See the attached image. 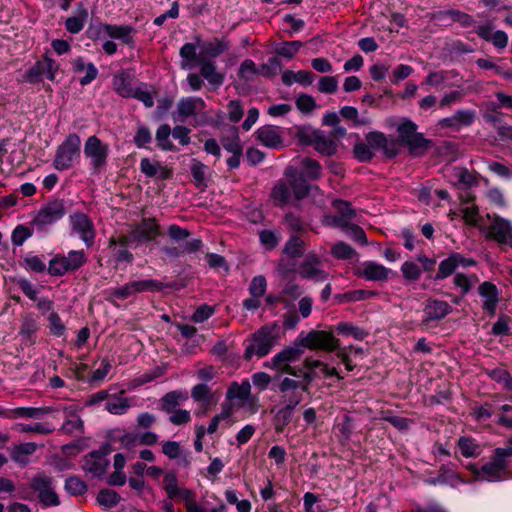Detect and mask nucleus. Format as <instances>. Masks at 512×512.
I'll list each match as a JSON object with an SVG mask.
<instances>
[{"instance_id":"1","label":"nucleus","mask_w":512,"mask_h":512,"mask_svg":"<svg viewBox=\"0 0 512 512\" xmlns=\"http://www.w3.org/2000/svg\"><path fill=\"white\" fill-rule=\"evenodd\" d=\"M304 351L301 348V345L295 343L292 346L285 347L278 353H276L270 360L264 362V367L275 370L279 373H286L292 375L294 377H301L303 367H297L293 365L297 362Z\"/></svg>"},{"instance_id":"2","label":"nucleus","mask_w":512,"mask_h":512,"mask_svg":"<svg viewBox=\"0 0 512 512\" xmlns=\"http://www.w3.org/2000/svg\"><path fill=\"white\" fill-rule=\"evenodd\" d=\"M81 151V139L76 133L66 136L64 141L57 147L53 160V167L58 171L70 169L74 162L79 159Z\"/></svg>"},{"instance_id":"3","label":"nucleus","mask_w":512,"mask_h":512,"mask_svg":"<svg viewBox=\"0 0 512 512\" xmlns=\"http://www.w3.org/2000/svg\"><path fill=\"white\" fill-rule=\"evenodd\" d=\"M276 343L275 328L270 326L262 327L253 334L251 339L246 341L244 356L246 359H251L253 356L264 357Z\"/></svg>"},{"instance_id":"4","label":"nucleus","mask_w":512,"mask_h":512,"mask_svg":"<svg viewBox=\"0 0 512 512\" xmlns=\"http://www.w3.org/2000/svg\"><path fill=\"white\" fill-rule=\"evenodd\" d=\"M30 488L44 507H54L60 504L55 481L47 474L43 472L36 474L30 481Z\"/></svg>"},{"instance_id":"5","label":"nucleus","mask_w":512,"mask_h":512,"mask_svg":"<svg viewBox=\"0 0 512 512\" xmlns=\"http://www.w3.org/2000/svg\"><path fill=\"white\" fill-rule=\"evenodd\" d=\"M109 152V144L102 142L97 136H89L84 143V155L93 173L98 174L105 169Z\"/></svg>"},{"instance_id":"6","label":"nucleus","mask_w":512,"mask_h":512,"mask_svg":"<svg viewBox=\"0 0 512 512\" xmlns=\"http://www.w3.org/2000/svg\"><path fill=\"white\" fill-rule=\"evenodd\" d=\"M66 214L64 202L54 200L42 206L34 215L31 225L37 231H45Z\"/></svg>"},{"instance_id":"7","label":"nucleus","mask_w":512,"mask_h":512,"mask_svg":"<svg viewBox=\"0 0 512 512\" xmlns=\"http://www.w3.org/2000/svg\"><path fill=\"white\" fill-rule=\"evenodd\" d=\"M298 139L305 145H313L314 149L323 155H333L337 150L336 142L317 129L301 128L298 132Z\"/></svg>"},{"instance_id":"8","label":"nucleus","mask_w":512,"mask_h":512,"mask_svg":"<svg viewBox=\"0 0 512 512\" xmlns=\"http://www.w3.org/2000/svg\"><path fill=\"white\" fill-rule=\"evenodd\" d=\"M206 103L200 97H185L178 101L176 111L173 113V119L176 122H183L189 117H194V126L200 125L202 121L198 120V116L201 118H207L205 113Z\"/></svg>"},{"instance_id":"9","label":"nucleus","mask_w":512,"mask_h":512,"mask_svg":"<svg viewBox=\"0 0 512 512\" xmlns=\"http://www.w3.org/2000/svg\"><path fill=\"white\" fill-rule=\"evenodd\" d=\"M68 221L71 232L77 235L87 247L93 246L96 230L92 219L82 212H74L69 216Z\"/></svg>"},{"instance_id":"10","label":"nucleus","mask_w":512,"mask_h":512,"mask_svg":"<svg viewBox=\"0 0 512 512\" xmlns=\"http://www.w3.org/2000/svg\"><path fill=\"white\" fill-rule=\"evenodd\" d=\"M163 488L169 499H180L184 502L186 509L197 503L196 493L186 487L179 486L177 476L174 472L165 473Z\"/></svg>"},{"instance_id":"11","label":"nucleus","mask_w":512,"mask_h":512,"mask_svg":"<svg viewBox=\"0 0 512 512\" xmlns=\"http://www.w3.org/2000/svg\"><path fill=\"white\" fill-rule=\"evenodd\" d=\"M110 452L109 445H103L98 450L92 451L85 457L82 465L83 469L97 477L104 475L109 466L107 456Z\"/></svg>"},{"instance_id":"12","label":"nucleus","mask_w":512,"mask_h":512,"mask_svg":"<svg viewBox=\"0 0 512 512\" xmlns=\"http://www.w3.org/2000/svg\"><path fill=\"white\" fill-rule=\"evenodd\" d=\"M58 69L59 66L55 60L49 57H44L43 59L37 61L26 72L25 78L29 83H38L41 82L44 78L53 81Z\"/></svg>"},{"instance_id":"13","label":"nucleus","mask_w":512,"mask_h":512,"mask_svg":"<svg viewBox=\"0 0 512 512\" xmlns=\"http://www.w3.org/2000/svg\"><path fill=\"white\" fill-rule=\"evenodd\" d=\"M134 28L129 25L100 24L97 27L96 36L99 39L112 38L121 41L123 44L133 46Z\"/></svg>"},{"instance_id":"14","label":"nucleus","mask_w":512,"mask_h":512,"mask_svg":"<svg viewBox=\"0 0 512 512\" xmlns=\"http://www.w3.org/2000/svg\"><path fill=\"white\" fill-rule=\"evenodd\" d=\"M257 140L265 147L281 149L284 147L283 129L279 126L264 125L255 132Z\"/></svg>"},{"instance_id":"15","label":"nucleus","mask_w":512,"mask_h":512,"mask_svg":"<svg viewBox=\"0 0 512 512\" xmlns=\"http://www.w3.org/2000/svg\"><path fill=\"white\" fill-rule=\"evenodd\" d=\"M322 262L314 254H308L304 261L298 267V273L301 277L311 279L317 282H323L327 279V273L321 268Z\"/></svg>"},{"instance_id":"16","label":"nucleus","mask_w":512,"mask_h":512,"mask_svg":"<svg viewBox=\"0 0 512 512\" xmlns=\"http://www.w3.org/2000/svg\"><path fill=\"white\" fill-rule=\"evenodd\" d=\"M299 345H301V348L308 347L311 349H324L332 351L337 348L338 342L331 333L316 331L311 332L306 337H304Z\"/></svg>"},{"instance_id":"17","label":"nucleus","mask_w":512,"mask_h":512,"mask_svg":"<svg viewBox=\"0 0 512 512\" xmlns=\"http://www.w3.org/2000/svg\"><path fill=\"white\" fill-rule=\"evenodd\" d=\"M507 465L494 454L492 460L481 467L480 480L498 482L507 479Z\"/></svg>"},{"instance_id":"18","label":"nucleus","mask_w":512,"mask_h":512,"mask_svg":"<svg viewBox=\"0 0 512 512\" xmlns=\"http://www.w3.org/2000/svg\"><path fill=\"white\" fill-rule=\"evenodd\" d=\"M475 265V261L467 259L459 253H453L439 264L436 279H445L450 276L458 267H469Z\"/></svg>"},{"instance_id":"19","label":"nucleus","mask_w":512,"mask_h":512,"mask_svg":"<svg viewBox=\"0 0 512 512\" xmlns=\"http://www.w3.org/2000/svg\"><path fill=\"white\" fill-rule=\"evenodd\" d=\"M491 238L501 244H507L512 247V224L510 221L496 217L489 228Z\"/></svg>"},{"instance_id":"20","label":"nucleus","mask_w":512,"mask_h":512,"mask_svg":"<svg viewBox=\"0 0 512 512\" xmlns=\"http://www.w3.org/2000/svg\"><path fill=\"white\" fill-rule=\"evenodd\" d=\"M475 118L476 113L474 110L459 109L452 116L441 119L439 125L458 130L463 126L471 125Z\"/></svg>"},{"instance_id":"21","label":"nucleus","mask_w":512,"mask_h":512,"mask_svg":"<svg viewBox=\"0 0 512 512\" xmlns=\"http://www.w3.org/2000/svg\"><path fill=\"white\" fill-rule=\"evenodd\" d=\"M451 310V306L445 301L430 300L424 308L422 323L424 325H429L431 321L441 320L448 315Z\"/></svg>"},{"instance_id":"22","label":"nucleus","mask_w":512,"mask_h":512,"mask_svg":"<svg viewBox=\"0 0 512 512\" xmlns=\"http://www.w3.org/2000/svg\"><path fill=\"white\" fill-rule=\"evenodd\" d=\"M358 274L368 281H385L389 278L391 270L374 261H365Z\"/></svg>"},{"instance_id":"23","label":"nucleus","mask_w":512,"mask_h":512,"mask_svg":"<svg viewBox=\"0 0 512 512\" xmlns=\"http://www.w3.org/2000/svg\"><path fill=\"white\" fill-rule=\"evenodd\" d=\"M199 47L200 53L198 54L197 60H208V58H217L228 50L230 43L225 38H214L211 41L202 43Z\"/></svg>"},{"instance_id":"24","label":"nucleus","mask_w":512,"mask_h":512,"mask_svg":"<svg viewBox=\"0 0 512 512\" xmlns=\"http://www.w3.org/2000/svg\"><path fill=\"white\" fill-rule=\"evenodd\" d=\"M140 170L145 176L157 180H166L172 175V171L167 166L158 161H152L149 158L141 159Z\"/></svg>"},{"instance_id":"25","label":"nucleus","mask_w":512,"mask_h":512,"mask_svg":"<svg viewBox=\"0 0 512 512\" xmlns=\"http://www.w3.org/2000/svg\"><path fill=\"white\" fill-rule=\"evenodd\" d=\"M445 176L456 186L471 187L477 184L475 176L464 167H448Z\"/></svg>"},{"instance_id":"26","label":"nucleus","mask_w":512,"mask_h":512,"mask_svg":"<svg viewBox=\"0 0 512 512\" xmlns=\"http://www.w3.org/2000/svg\"><path fill=\"white\" fill-rule=\"evenodd\" d=\"M200 65L201 76L211 85L214 89L219 88L224 83V74L217 71L216 64L210 60H197Z\"/></svg>"},{"instance_id":"27","label":"nucleus","mask_w":512,"mask_h":512,"mask_svg":"<svg viewBox=\"0 0 512 512\" xmlns=\"http://www.w3.org/2000/svg\"><path fill=\"white\" fill-rule=\"evenodd\" d=\"M479 294L483 298V309L490 316H493L496 312L498 303V292L496 286L490 282H484L479 286Z\"/></svg>"},{"instance_id":"28","label":"nucleus","mask_w":512,"mask_h":512,"mask_svg":"<svg viewBox=\"0 0 512 512\" xmlns=\"http://www.w3.org/2000/svg\"><path fill=\"white\" fill-rule=\"evenodd\" d=\"M301 380H295L289 377H285L279 384V390L281 393H289L290 391H307L309 385L314 380V375L311 373H305L302 370Z\"/></svg>"},{"instance_id":"29","label":"nucleus","mask_w":512,"mask_h":512,"mask_svg":"<svg viewBox=\"0 0 512 512\" xmlns=\"http://www.w3.org/2000/svg\"><path fill=\"white\" fill-rule=\"evenodd\" d=\"M333 205L337 212L340 214L339 216L334 217V225L341 228H348L350 222L355 217V211L350 207L348 202L343 200H336L334 201Z\"/></svg>"},{"instance_id":"30","label":"nucleus","mask_w":512,"mask_h":512,"mask_svg":"<svg viewBox=\"0 0 512 512\" xmlns=\"http://www.w3.org/2000/svg\"><path fill=\"white\" fill-rule=\"evenodd\" d=\"M158 235V225L153 219H144L133 231V237L138 241H150Z\"/></svg>"},{"instance_id":"31","label":"nucleus","mask_w":512,"mask_h":512,"mask_svg":"<svg viewBox=\"0 0 512 512\" xmlns=\"http://www.w3.org/2000/svg\"><path fill=\"white\" fill-rule=\"evenodd\" d=\"M304 371H305V373H311L312 375H314V379L317 377H320V376H324V377L337 376L338 378H340L336 368L329 367L327 364H325L321 361H318V360H309V359L305 360L304 361Z\"/></svg>"},{"instance_id":"32","label":"nucleus","mask_w":512,"mask_h":512,"mask_svg":"<svg viewBox=\"0 0 512 512\" xmlns=\"http://www.w3.org/2000/svg\"><path fill=\"white\" fill-rule=\"evenodd\" d=\"M313 81L314 74L307 70H300L298 72L285 70L282 73V82L287 86H291L294 83H298L302 86H309Z\"/></svg>"},{"instance_id":"33","label":"nucleus","mask_w":512,"mask_h":512,"mask_svg":"<svg viewBox=\"0 0 512 512\" xmlns=\"http://www.w3.org/2000/svg\"><path fill=\"white\" fill-rule=\"evenodd\" d=\"M72 65L76 73H84V76L79 80L81 85L91 83L98 75V69L95 65L91 62L85 63L83 58L74 59Z\"/></svg>"},{"instance_id":"34","label":"nucleus","mask_w":512,"mask_h":512,"mask_svg":"<svg viewBox=\"0 0 512 512\" xmlns=\"http://www.w3.org/2000/svg\"><path fill=\"white\" fill-rule=\"evenodd\" d=\"M113 88L118 95L124 98H130L132 91L135 89L129 76L124 73L114 76Z\"/></svg>"},{"instance_id":"35","label":"nucleus","mask_w":512,"mask_h":512,"mask_svg":"<svg viewBox=\"0 0 512 512\" xmlns=\"http://www.w3.org/2000/svg\"><path fill=\"white\" fill-rule=\"evenodd\" d=\"M266 66H262V70L258 69L255 62L251 59L244 60L238 70V76L240 79L244 81H251L258 74L266 75L264 70H266Z\"/></svg>"},{"instance_id":"36","label":"nucleus","mask_w":512,"mask_h":512,"mask_svg":"<svg viewBox=\"0 0 512 512\" xmlns=\"http://www.w3.org/2000/svg\"><path fill=\"white\" fill-rule=\"evenodd\" d=\"M271 198L278 206L286 205L291 198L290 186L284 182L277 183L272 190Z\"/></svg>"},{"instance_id":"37","label":"nucleus","mask_w":512,"mask_h":512,"mask_svg":"<svg viewBox=\"0 0 512 512\" xmlns=\"http://www.w3.org/2000/svg\"><path fill=\"white\" fill-rule=\"evenodd\" d=\"M129 408V399L125 397H113L105 403V409L114 415H123Z\"/></svg>"},{"instance_id":"38","label":"nucleus","mask_w":512,"mask_h":512,"mask_svg":"<svg viewBox=\"0 0 512 512\" xmlns=\"http://www.w3.org/2000/svg\"><path fill=\"white\" fill-rule=\"evenodd\" d=\"M172 130L168 124L160 125L156 131V140L158 146L164 151H171L174 148L173 143L170 140Z\"/></svg>"},{"instance_id":"39","label":"nucleus","mask_w":512,"mask_h":512,"mask_svg":"<svg viewBox=\"0 0 512 512\" xmlns=\"http://www.w3.org/2000/svg\"><path fill=\"white\" fill-rule=\"evenodd\" d=\"M250 383L248 381H244L241 384L233 383L229 387L227 391V398L228 399H239V400H245L248 398L250 394Z\"/></svg>"},{"instance_id":"40","label":"nucleus","mask_w":512,"mask_h":512,"mask_svg":"<svg viewBox=\"0 0 512 512\" xmlns=\"http://www.w3.org/2000/svg\"><path fill=\"white\" fill-rule=\"evenodd\" d=\"M453 282L454 285L459 288L463 294H466L478 282V278L475 274L465 275L457 273L454 276Z\"/></svg>"},{"instance_id":"41","label":"nucleus","mask_w":512,"mask_h":512,"mask_svg":"<svg viewBox=\"0 0 512 512\" xmlns=\"http://www.w3.org/2000/svg\"><path fill=\"white\" fill-rule=\"evenodd\" d=\"M87 17V10L81 9L78 16L68 18L65 22L67 31L73 34L80 32L84 27Z\"/></svg>"},{"instance_id":"42","label":"nucleus","mask_w":512,"mask_h":512,"mask_svg":"<svg viewBox=\"0 0 512 512\" xmlns=\"http://www.w3.org/2000/svg\"><path fill=\"white\" fill-rule=\"evenodd\" d=\"M17 429L24 433H37V434H50L54 431V427L48 423H32V424H17Z\"/></svg>"},{"instance_id":"43","label":"nucleus","mask_w":512,"mask_h":512,"mask_svg":"<svg viewBox=\"0 0 512 512\" xmlns=\"http://www.w3.org/2000/svg\"><path fill=\"white\" fill-rule=\"evenodd\" d=\"M62 257L70 271L80 268L86 262V255L83 250H72Z\"/></svg>"},{"instance_id":"44","label":"nucleus","mask_w":512,"mask_h":512,"mask_svg":"<svg viewBox=\"0 0 512 512\" xmlns=\"http://www.w3.org/2000/svg\"><path fill=\"white\" fill-rule=\"evenodd\" d=\"M331 254L337 259H353L357 252L345 242H337L331 248Z\"/></svg>"},{"instance_id":"45","label":"nucleus","mask_w":512,"mask_h":512,"mask_svg":"<svg viewBox=\"0 0 512 512\" xmlns=\"http://www.w3.org/2000/svg\"><path fill=\"white\" fill-rule=\"evenodd\" d=\"M301 169L303 174L310 179H317L321 175V165L311 158L301 160Z\"/></svg>"},{"instance_id":"46","label":"nucleus","mask_w":512,"mask_h":512,"mask_svg":"<svg viewBox=\"0 0 512 512\" xmlns=\"http://www.w3.org/2000/svg\"><path fill=\"white\" fill-rule=\"evenodd\" d=\"M433 484H445L452 487H457L465 481L454 471L446 470L441 473L436 479L432 480Z\"/></svg>"},{"instance_id":"47","label":"nucleus","mask_w":512,"mask_h":512,"mask_svg":"<svg viewBox=\"0 0 512 512\" xmlns=\"http://www.w3.org/2000/svg\"><path fill=\"white\" fill-rule=\"evenodd\" d=\"M97 501L101 506L112 508L119 503L120 496L114 490L103 489L98 493Z\"/></svg>"},{"instance_id":"48","label":"nucleus","mask_w":512,"mask_h":512,"mask_svg":"<svg viewBox=\"0 0 512 512\" xmlns=\"http://www.w3.org/2000/svg\"><path fill=\"white\" fill-rule=\"evenodd\" d=\"M405 144L413 154L418 155L429 147L430 141L425 139L422 134L416 133Z\"/></svg>"},{"instance_id":"49","label":"nucleus","mask_w":512,"mask_h":512,"mask_svg":"<svg viewBox=\"0 0 512 512\" xmlns=\"http://www.w3.org/2000/svg\"><path fill=\"white\" fill-rule=\"evenodd\" d=\"M458 447L461 454L465 457L477 456L480 453L479 445L469 437H461L458 440Z\"/></svg>"},{"instance_id":"50","label":"nucleus","mask_w":512,"mask_h":512,"mask_svg":"<svg viewBox=\"0 0 512 512\" xmlns=\"http://www.w3.org/2000/svg\"><path fill=\"white\" fill-rule=\"evenodd\" d=\"M397 132L400 140L405 143L417 133V125L411 120H403L398 124Z\"/></svg>"},{"instance_id":"51","label":"nucleus","mask_w":512,"mask_h":512,"mask_svg":"<svg viewBox=\"0 0 512 512\" xmlns=\"http://www.w3.org/2000/svg\"><path fill=\"white\" fill-rule=\"evenodd\" d=\"M65 489L72 495L84 494L87 490L86 483L77 476H72L66 479Z\"/></svg>"},{"instance_id":"52","label":"nucleus","mask_w":512,"mask_h":512,"mask_svg":"<svg viewBox=\"0 0 512 512\" xmlns=\"http://www.w3.org/2000/svg\"><path fill=\"white\" fill-rule=\"evenodd\" d=\"M185 399H187V396L182 393L170 392L162 399L163 409L168 413L172 412L173 410H176V406Z\"/></svg>"},{"instance_id":"53","label":"nucleus","mask_w":512,"mask_h":512,"mask_svg":"<svg viewBox=\"0 0 512 512\" xmlns=\"http://www.w3.org/2000/svg\"><path fill=\"white\" fill-rule=\"evenodd\" d=\"M336 330L342 335L352 336L357 340H362L365 337V332L362 329L348 322L339 323L336 327Z\"/></svg>"},{"instance_id":"54","label":"nucleus","mask_w":512,"mask_h":512,"mask_svg":"<svg viewBox=\"0 0 512 512\" xmlns=\"http://www.w3.org/2000/svg\"><path fill=\"white\" fill-rule=\"evenodd\" d=\"M296 106L300 112L310 114L317 108V103L311 95L301 94L296 99Z\"/></svg>"},{"instance_id":"55","label":"nucleus","mask_w":512,"mask_h":512,"mask_svg":"<svg viewBox=\"0 0 512 512\" xmlns=\"http://www.w3.org/2000/svg\"><path fill=\"white\" fill-rule=\"evenodd\" d=\"M283 252L291 258L300 256L303 252V241L297 237L293 236L285 245Z\"/></svg>"},{"instance_id":"56","label":"nucleus","mask_w":512,"mask_h":512,"mask_svg":"<svg viewBox=\"0 0 512 512\" xmlns=\"http://www.w3.org/2000/svg\"><path fill=\"white\" fill-rule=\"evenodd\" d=\"M403 277L407 280H418L422 274L421 268L418 264L412 261H406L401 266Z\"/></svg>"},{"instance_id":"57","label":"nucleus","mask_w":512,"mask_h":512,"mask_svg":"<svg viewBox=\"0 0 512 512\" xmlns=\"http://www.w3.org/2000/svg\"><path fill=\"white\" fill-rule=\"evenodd\" d=\"M302 47L300 41H290L282 43L276 50L277 54L282 57L292 58Z\"/></svg>"},{"instance_id":"58","label":"nucleus","mask_w":512,"mask_h":512,"mask_svg":"<svg viewBox=\"0 0 512 512\" xmlns=\"http://www.w3.org/2000/svg\"><path fill=\"white\" fill-rule=\"evenodd\" d=\"M134 285L135 293L146 292V291H156L162 289V284L156 280L145 279L132 281Z\"/></svg>"},{"instance_id":"59","label":"nucleus","mask_w":512,"mask_h":512,"mask_svg":"<svg viewBox=\"0 0 512 512\" xmlns=\"http://www.w3.org/2000/svg\"><path fill=\"white\" fill-rule=\"evenodd\" d=\"M70 271L62 256H56L49 262L48 272L53 276H62Z\"/></svg>"},{"instance_id":"60","label":"nucleus","mask_w":512,"mask_h":512,"mask_svg":"<svg viewBox=\"0 0 512 512\" xmlns=\"http://www.w3.org/2000/svg\"><path fill=\"white\" fill-rule=\"evenodd\" d=\"M304 391H290L289 393H282V402L285 409L291 412L301 401Z\"/></svg>"},{"instance_id":"61","label":"nucleus","mask_w":512,"mask_h":512,"mask_svg":"<svg viewBox=\"0 0 512 512\" xmlns=\"http://www.w3.org/2000/svg\"><path fill=\"white\" fill-rule=\"evenodd\" d=\"M227 113H228V119L233 123H237L243 117L244 109L238 100H231L227 104Z\"/></svg>"},{"instance_id":"62","label":"nucleus","mask_w":512,"mask_h":512,"mask_svg":"<svg viewBox=\"0 0 512 512\" xmlns=\"http://www.w3.org/2000/svg\"><path fill=\"white\" fill-rule=\"evenodd\" d=\"M192 398L197 402L207 403L211 400L212 394L206 384H198L191 391Z\"/></svg>"},{"instance_id":"63","label":"nucleus","mask_w":512,"mask_h":512,"mask_svg":"<svg viewBox=\"0 0 512 512\" xmlns=\"http://www.w3.org/2000/svg\"><path fill=\"white\" fill-rule=\"evenodd\" d=\"M36 451V445L34 443H24L17 445L12 450V458L16 462H24L22 459L23 455H31Z\"/></svg>"},{"instance_id":"64","label":"nucleus","mask_w":512,"mask_h":512,"mask_svg":"<svg viewBox=\"0 0 512 512\" xmlns=\"http://www.w3.org/2000/svg\"><path fill=\"white\" fill-rule=\"evenodd\" d=\"M31 235L32 232L29 228L23 225H18L12 232L11 240L14 245L21 246Z\"/></svg>"}]
</instances>
